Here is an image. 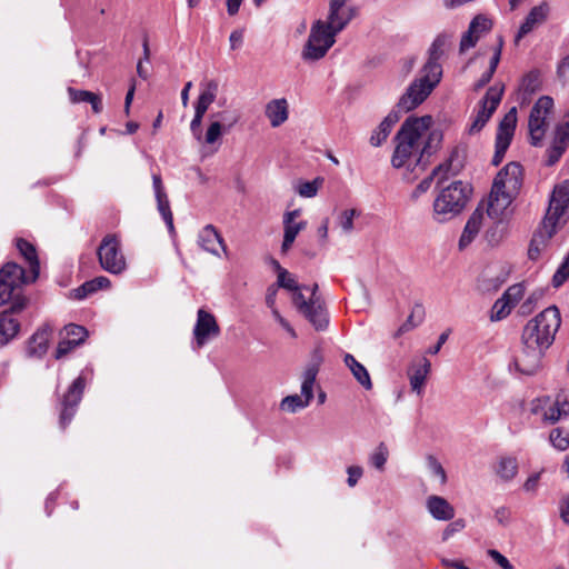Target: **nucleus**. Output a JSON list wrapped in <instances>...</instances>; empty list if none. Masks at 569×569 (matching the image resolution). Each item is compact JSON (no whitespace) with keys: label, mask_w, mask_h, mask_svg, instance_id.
Listing matches in <instances>:
<instances>
[{"label":"nucleus","mask_w":569,"mask_h":569,"mask_svg":"<svg viewBox=\"0 0 569 569\" xmlns=\"http://www.w3.org/2000/svg\"><path fill=\"white\" fill-rule=\"evenodd\" d=\"M431 123L430 116H411L405 120L395 137L391 164L396 169L406 170L403 178L407 181H413L426 170L425 157H429L441 141L439 132L429 131Z\"/></svg>","instance_id":"1"},{"label":"nucleus","mask_w":569,"mask_h":569,"mask_svg":"<svg viewBox=\"0 0 569 569\" xmlns=\"http://www.w3.org/2000/svg\"><path fill=\"white\" fill-rule=\"evenodd\" d=\"M561 325V317L556 306H550L529 320L522 330V341L545 350L553 343Z\"/></svg>","instance_id":"2"},{"label":"nucleus","mask_w":569,"mask_h":569,"mask_svg":"<svg viewBox=\"0 0 569 569\" xmlns=\"http://www.w3.org/2000/svg\"><path fill=\"white\" fill-rule=\"evenodd\" d=\"M470 188L462 181H453L443 188L433 201L432 216L438 222H446L465 208Z\"/></svg>","instance_id":"3"},{"label":"nucleus","mask_w":569,"mask_h":569,"mask_svg":"<svg viewBox=\"0 0 569 569\" xmlns=\"http://www.w3.org/2000/svg\"><path fill=\"white\" fill-rule=\"evenodd\" d=\"M337 34L323 20H316L310 28L308 40L301 51V58L305 61L320 60L335 44Z\"/></svg>","instance_id":"4"},{"label":"nucleus","mask_w":569,"mask_h":569,"mask_svg":"<svg viewBox=\"0 0 569 569\" xmlns=\"http://www.w3.org/2000/svg\"><path fill=\"white\" fill-rule=\"evenodd\" d=\"M310 298L307 299L302 289L292 292V302L298 311L303 315L317 330H323L328 326V316L320 297L316 296L318 284L312 286Z\"/></svg>","instance_id":"5"},{"label":"nucleus","mask_w":569,"mask_h":569,"mask_svg":"<svg viewBox=\"0 0 569 569\" xmlns=\"http://www.w3.org/2000/svg\"><path fill=\"white\" fill-rule=\"evenodd\" d=\"M503 87H490L470 117L466 130L470 136L479 133L500 104Z\"/></svg>","instance_id":"6"},{"label":"nucleus","mask_w":569,"mask_h":569,"mask_svg":"<svg viewBox=\"0 0 569 569\" xmlns=\"http://www.w3.org/2000/svg\"><path fill=\"white\" fill-rule=\"evenodd\" d=\"M30 270L26 271L14 262H8L0 269V306L20 297L16 291L24 283L33 282Z\"/></svg>","instance_id":"7"},{"label":"nucleus","mask_w":569,"mask_h":569,"mask_svg":"<svg viewBox=\"0 0 569 569\" xmlns=\"http://www.w3.org/2000/svg\"><path fill=\"white\" fill-rule=\"evenodd\" d=\"M97 254L101 268L111 274H120L127 268L120 240L114 234H107L101 240Z\"/></svg>","instance_id":"8"},{"label":"nucleus","mask_w":569,"mask_h":569,"mask_svg":"<svg viewBox=\"0 0 569 569\" xmlns=\"http://www.w3.org/2000/svg\"><path fill=\"white\" fill-rule=\"evenodd\" d=\"M553 110V100L549 96L540 97L533 104L529 119L528 129L531 144L539 146L548 128V118Z\"/></svg>","instance_id":"9"},{"label":"nucleus","mask_w":569,"mask_h":569,"mask_svg":"<svg viewBox=\"0 0 569 569\" xmlns=\"http://www.w3.org/2000/svg\"><path fill=\"white\" fill-rule=\"evenodd\" d=\"M439 82L430 79V77L427 78L426 73H421L399 99L398 109L405 112L416 109L427 99Z\"/></svg>","instance_id":"10"},{"label":"nucleus","mask_w":569,"mask_h":569,"mask_svg":"<svg viewBox=\"0 0 569 569\" xmlns=\"http://www.w3.org/2000/svg\"><path fill=\"white\" fill-rule=\"evenodd\" d=\"M568 210L569 180H565L553 188L545 219H547V223L551 221L558 226H562L567 221Z\"/></svg>","instance_id":"11"},{"label":"nucleus","mask_w":569,"mask_h":569,"mask_svg":"<svg viewBox=\"0 0 569 569\" xmlns=\"http://www.w3.org/2000/svg\"><path fill=\"white\" fill-rule=\"evenodd\" d=\"M462 168V158L460 151L455 149L451 151L449 158L443 162L436 167L432 172L426 177L416 187L412 192L413 198L420 197L422 193L427 192L435 177L440 176V180L446 179L448 176H455L459 173Z\"/></svg>","instance_id":"12"},{"label":"nucleus","mask_w":569,"mask_h":569,"mask_svg":"<svg viewBox=\"0 0 569 569\" xmlns=\"http://www.w3.org/2000/svg\"><path fill=\"white\" fill-rule=\"evenodd\" d=\"M240 119L236 111L223 110L210 114V124L206 133H202V142L213 144L224 132L233 128Z\"/></svg>","instance_id":"13"},{"label":"nucleus","mask_w":569,"mask_h":569,"mask_svg":"<svg viewBox=\"0 0 569 569\" xmlns=\"http://www.w3.org/2000/svg\"><path fill=\"white\" fill-rule=\"evenodd\" d=\"M517 123V109L516 107L511 108L503 119L500 121L497 137H496V150L492 158V163L495 166L500 164L502 161L506 151L508 150L510 142L513 137V132Z\"/></svg>","instance_id":"14"},{"label":"nucleus","mask_w":569,"mask_h":569,"mask_svg":"<svg viewBox=\"0 0 569 569\" xmlns=\"http://www.w3.org/2000/svg\"><path fill=\"white\" fill-rule=\"evenodd\" d=\"M357 8L350 3V0H330L329 12L325 23L333 32H341L350 21L356 17Z\"/></svg>","instance_id":"15"},{"label":"nucleus","mask_w":569,"mask_h":569,"mask_svg":"<svg viewBox=\"0 0 569 569\" xmlns=\"http://www.w3.org/2000/svg\"><path fill=\"white\" fill-rule=\"evenodd\" d=\"M27 299L18 297L12 301L9 310L0 313V346L7 345L10 340L17 337L20 330V322L14 317V313L24 309Z\"/></svg>","instance_id":"16"},{"label":"nucleus","mask_w":569,"mask_h":569,"mask_svg":"<svg viewBox=\"0 0 569 569\" xmlns=\"http://www.w3.org/2000/svg\"><path fill=\"white\" fill-rule=\"evenodd\" d=\"M522 186V168L517 162L506 164L493 180L492 188L517 197Z\"/></svg>","instance_id":"17"},{"label":"nucleus","mask_w":569,"mask_h":569,"mask_svg":"<svg viewBox=\"0 0 569 569\" xmlns=\"http://www.w3.org/2000/svg\"><path fill=\"white\" fill-rule=\"evenodd\" d=\"M86 387V377L82 372L69 387L67 393L63 396L62 410L60 413V426L66 428L72 420L77 407L80 403Z\"/></svg>","instance_id":"18"},{"label":"nucleus","mask_w":569,"mask_h":569,"mask_svg":"<svg viewBox=\"0 0 569 569\" xmlns=\"http://www.w3.org/2000/svg\"><path fill=\"white\" fill-rule=\"evenodd\" d=\"M569 146V112L566 113L553 130L550 146L547 149V164L553 166L559 161Z\"/></svg>","instance_id":"19"},{"label":"nucleus","mask_w":569,"mask_h":569,"mask_svg":"<svg viewBox=\"0 0 569 569\" xmlns=\"http://www.w3.org/2000/svg\"><path fill=\"white\" fill-rule=\"evenodd\" d=\"M513 200L515 197L499 191L498 188H491L488 199L480 203L485 204L483 213L486 212L488 218L496 222H500L509 216V208Z\"/></svg>","instance_id":"20"},{"label":"nucleus","mask_w":569,"mask_h":569,"mask_svg":"<svg viewBox=\"0 0 569 569\" xmlns=\"http://www.w3.org/2000/svg\"><path fill=\"white\" fill-rule=\"evenodd\" d=\"M545 352V349L522 341V350L515 358L513 365L521 373L533 375L540 368Z\"/></svg>","instance_id":"21"},{"label":"nucleus","mask_w":569,"mask_h":569,"mask_svg":"<svg viewBox=\"0 0 569 569\" xmlns=\"http://www.w3.org/2000/svg\"><path fill=\"white\" fill-rule=\"evenodd\" d=\"M220 332L213 315L199 309L197 321L193 328L194 346L197 349L203 347L210 338L217 337Z\"/></svg>","instance_id":"22"},{"label":"nucleus","mask_w":569,"mask_h":569,"mask_svg":"<svg viewBox=\"0 0 569 569\" xmlns=\"http://www.w3.org/2000/svg\"><path fill=\"white\" fill-rule=\"evenodd\" d=\"M447 42V36L440 34L431 43L428 51V60L421 70V73H426L427 78L430 77V79H433L436 81L441 80L442 67L440 64V59L445 53Z\"/></svg>","instance_id":"23"},{"label":"nucleus","mask_w":569,"mask_h":569,"mask_svg":"<svg viewBox=\"0 0 569 569\" xmlns=\"http://www.w3.org/2000/svg\"><path fill=\"white\" fill-rule=\"evenodd\" d=\"M301 210L295 209L291 211H287L283 214L282 223H283V241L281 244V251L287 252L293 244L297 236L300 231L306 229L307 221L297 219L300 217Z\"/></svg>","instance_id":"24"},{"label":"nucleus","mask_w":569,"mask_h":569,"mask_svg":"<svg viewBox=\"0 0 569 569\" xmlns=\"http://www.w3.org/2000/svg\"><path fill=\"white\" fill-rule=\"evenodd\" d=\"M198 244L201 249L216 257H221L220 249L226 257L228 256L224 240L212 224H207L199 231Z\"/></svg>","instance_id":"25"},{"label":"nucleus","mask_w":569,"mask_h":569,"mask_svg":"<svg viewBox=\"0 0 569 569\" xmlns=\"http://www.w3.org/2000/svg\"><path fill=\"white\" fill-rule=\"evenodd\" d=\"M558 227V224L551 221L547 223V219L543 218L541 227L535 232L529 246L528 256L531 260H537L540 257Z\"/></svg>","instance_id":"26"},{"label":"nucleus","mask_w":569,"mask_h":569,"mask_svg":"<svg viewBox=\"0 0 569 569\" xmlns=\"http://www.w3.org/2000/svg\"><path fill=\"white\" fill-rule=\"evenodd\" d=\"M550 12L549 4L547 2H541L538 6H535L529 13L527 14L525 21L520 26L515 41L518 43L525 36L535 30L538 26L542 24Z\"/></svg>","instance_id":"27"},{"label":"nucleus","mask_w":569,"mask_h":569,"mask_svg":"<svg viewBox=\"0 0 569 569\" xmlns=\"http://www.w3.org/2000/svg\"><path fill=\"white\" fill-rule=\"evenodd\" d=\"M152 187L154 197L157 200L158 211L164 220L170 232L174 231L173 227V216L170 209V202L164 190L161 176L158 173L152 174Z\"/></svg>","instance_id":"28"},{"label":"nucleus","mask_w":569,"mask_h":569,"mask_svg":"<svg viewBox=\"0 0 569 569\" xmlns=\"http://www.w3.org/2000/svg\"><path fill=\"white\" fill-rule=\"evenodd\" d=\"M542 406V419L547 422L555 423L569 413V395L560 393L553 401L545 399Z\"/></svg>","instance_id":"29"},{"label":"nucleus","mask_w":569,"mask_h":569,"mask_svg":"<svg viewBox=\"0 0 569 569\" xmlns=\"http://www.w3.org/2000/svg\"><path fill=\"white\" fill-rule=\"evenodd\" d=\"M431 370V362L422 357L418 362L412 363L408 369L410 388L418 396H422L423 388Z\"/></svg>","instance_id":"30"},{"label":"nucleus","mask_w":569,"mask_h":569,"mask_svg":"<svg viewBox=\"0 0 569 569\" xmlns=\"http://www.w3.org/2000/svg\"><path fill=\"white\" fill-rule=\"evenodd\" d=\"M428 513L437 521H450L455 518V507L443 497L431 495L426 499Z\"/></svg>","instance_id":"31"},{"label":"nucleus","mask_w":569,"mask_h":569,"mask_svg":"<svg viewBox=\"0 0 569 569\" xmlns=\"http://www.w3.org/2000/svg\"><path fill=\"white\" fill-rule=\"evenodd\" d=\"M483 208L485 204L479 203L476 210L469 217L459 239V249L462 250L468 247L480 231L483 221Z\"/></svg>","instance_id":"32"},{"label":"nucleus","mask_w":569,"mask_h":569,"mask_svg":"<svg viewBox=\"0 0 569 569\" xmlns=\"http://www.w3.org/2000/svg\"><path fill=\"white\" fill-rule=\"evenodd\" d=\"M264 114L272 128L283 124L289 118V103L286 98L272 99L264 108Z\"/></svg>","instance_id":"33"},{"label":"nucleus","mask_w":569,"mask_h":569,"mask_svg":"<svg viewBox=\"0 0 569 569\" xmlns=\"http://www.w3.org/2000/svg\"><path fill=\"white\" fill-rule=\"evenodd\" d=\"M52 335V328L44 325L38 329L29 340L28 351L32 356L41 357L48 350L49 340Z\"/></svg>","instance_id":"34"},{"label":"nucleus","mask_w":569,"mask_h":569,"mask_svg":"<svg viewBox=\"0 0 569 569\" xmlns=\"http://www.w3.org/2000/svg\"><path fill=\"white\" fill-rule=\"evenodd\" d=\"M17 248L28 263V268L30 270V279L37 280L40 272V263L36 248L23 239L17 240Z\"/></svg>","instance_id":"35"},{"label":"nucleus","mask_w":569,"mask_h":569,"mask_svg":"<svg viewBox=\"0 0 569 569\" xmlns=\"http://www.w3.org/2000/svg\"><path fill=\"white\" fill-rule=\"evenodd\" d=\"M343 362L346 367L351 371L353 378L366 389L370 390L372 388V382L370 375L366 367L356 360V358L346 353L343 356Z\"/></svg>","instance_id":"36"},{"label":"nucleus","mask_w":569,"mask_h":569,"mask_svg":"<svg viewBox=\"0 0 569 569\" xmlns=\"http://www.w3.org/2000/svg\"><path fill=\"white\" fill-rule=\"evenodd\" d=\"M110 286H111V281L107 277H104V276L96 277L94 279L86 281L80 287L72 290L71 296H72V298H74L77 300H82V299L87 298L88 296L97 292L98 290L107 289Z\"/></svg>","instance_id":"37"},{"label":"nucleus","mask_w":569,"mask_h":569,"mask_svg":"<svg viewBox=\"0 0 569 569\" xmlns=\"http://www.w3.org/2000/svg\"><path fill=\"white\" fill-rule=\"evenodd\" d=\"M68 94L72 103L88 102L91 104L94 113H100L102 110V100L99 94L87 90H77L71 87L68 88Z\"/></svg>","instance_id":"38"},{"label":"nucleus","mask_w":569,"mask_h":569,"mask_svg":"<svg viewBox=\"0 0 569 569\" xmlns=\"http://www.w3.org/2000/svg\"><path fill=\"white\" fill-rule=\"evenodd\" d=\"M200 92L197 101L210 107L217 99L219 92V81L216 79H204L200 82Z\"/></svg>","instance_id":"39"},{"label":"nucleus","mask_w":569,"mask_h":569,"mask_svg":"<svg viewBox=\"0 0 569 569\" xmlns=\"http://www.w3.org/2000/svg\"><path fill=\"white\" fill-rule=\"evenodd\" d=\"M318 375V363L309 365L303 373L301 381V396L309 402L313 399V387Z\"/></svg>","instance_id":"40"},{"label":"nucleus","mask_w":569,"mask_h":569,"mask_svg":"<svg viewBox=\"0 0 569 569\" xmlns=\"http://www.w3.org/2000/svg\"><path fill=\"white\" fill-rule=\"evenodd\" d=\"M540 88V78L538 72H529L521 81L519 89V98L521 104L529 101L530 96L538 91Z\"/></svg>","instance_id":"41"},{"label":"nucleus","mask_w":569,"mask_h":569,"mask_svg":"<svg viewBox=\"0 0 569 569\" xmlns=\"http://www.w3.org/2000/svg\"><path fill=\"white\" fill-rule=\"evenodd\" d=\"M497 475L505 481H509L518 472V461L515 457H501L496 466Z\"/></svg>","instance_id":"42"},{"label":"nucleus","mask_w":569,"mask_h":569,"mask_svg":"<svg viewBox=\"0 0 569 569\" xmlns=\"http://www.w3.org/2000/svg\"><path fill=\"white\" fill-rule=\"evenodd\" d=\"M549 442L559 451L567 450L569 448V429L563 427L553 428L549 433Z\"/></svg>","instance_id":"43"},{"label":"nucleus","mask_w":569,"mask_h":569,"mask_svg":"<svg viewBox=\"0 0 569 569\" xmlns=\"http://www.w3.org/2000/svg\"><path fill=\"white\" fill-rule=\"evenodd\" d=\"M389 457V450L385 442H380L369 455V463L379 471L385 469Z\"/></svg>","instance_id":"44"},{"label":"nucleus","mask_w":569,"mask_h":569,"mask_svg":"<svg viewBox=\"0 0 569 569\" xmlns=\"http://www.w3.org/2000/svg\"><path fill=\"white\" fill-rule=\"evenodd\" d=\"M359 216L360 212L356 209H345L337 216V227L340 228L343 233H351L353 230V219Z\"/></svg>","instance_id":"45"},{"label":"nucleus","mask_w":569,"mask_h":569,"mask_svg":"<svg viewBox=\"0 0 569 569\" xmlns=\"http://www.w3.org/2000/svg\"><path fill=\"white\" fill-rule=\"evenodd\" d=\"M310 405L301 395H290L281 400L280 408L288 412H297Z\"/></svg>","instance_id":"46"},{"label":"nucleus","mask_w":569,"mask_h":569,"mask_svg":"<svg viewBox=\"0 0 569 569\" xmlns=\"http://www.w3.org/2000/svg\"><path fill=\"white\" fill-rule=\"evenodd\" d=\"M277 286L279 288L287 289V290H289L291 292L297 291V289L309 290L308 287L299 286L298 282L296 281L295 277L291 273H289L288 270L282 268L281 266H278V281H277Z\"/></svg>","instance_id":"47"},{"label":"nucleus","mask_w":569,"mask_h":569,"mask_svg":"<svg viewBox=\"0 0 569 569\" xmlns=\"http://www.w3.org/2000/svg\"><path fill=\"white\" fill-rule=\"evenodd\" d=\"M322 182H323V179L320 177L316 178L312 181L301 182V183H299V186L297 188V192L299 193L300 197L313 198L317 196L318 190H319L320 186L322 184Z\"/></svg>","instance_id":"48"},{"label":"nucleus","mask_w":569,"mask_h":569,"mask_svg":"<svg viewBox=\"0 0 569 569\" xmlns=\"http://www.w3.org/2000/svg\"><path fill=\"white\" fill-rule=\"evenodd\" d=\"M480 20L471 21L468 30L462 34L460 41V51H467L473 48L479 40V36L475 33V28L479 24Z\"/></svg>","instance_id":"49"},{"label":"nucleus","mask_w":569,"mask_h":569,"mask_svg":"<svg viewBox=\"0 0 569 569\" xmlns=\"http://www.w3.org/2000/svg\"><path fill=\"white\" fill-rule=\"evenodd\" d=\"M62 335L79 346L84 341L88 332L84 327L70 323L64 327Z\"/></svg>","instance_id":"50"},{"label":"nucleus","mask_w":569,"mask_h":569,"mask_svg":"<svg viewBox=\"0 0 569 569\" xmlns=\"http://www.w3.org/2000/svg\"><path fill=\"white\" fill-rule=\"evenodd\" d=\"M512 306L503 298H499L492 306L491 320L498 321L506 318L512 310Z\"/></svg>","instance_id":"51"},{"label":"nucleus","mask_w":569,"mask_h":569,"mask_svg":"<svg viewBox=\"0 0 569 569\" xmlns=\"http://www.w3.org/2000/svg\"><path fill=\"white\" fill-rule=\"evenodd\" d=\"M426 463L430 473L439 479L440 485H445L447 482V473L439 460L435 456L429 455L426 458Z\"/></svg>","instance_id":"52"},{"label":"nucleus","mask_w":569,"mask_h":569,"mask_svg":"<svg viewBox=\"0 0 569 569\" xmlns=\"http://www.w3.org/2000/svg\"><path fill=\"white\" fill-rule=\"evenodd\" d=\"M525 295V287L522 283H516V284H512L510 286L506 291L505 293L502 295V297L512 306L515 307L519 301L520 299L523 297Z\"/></svg>","instance_id":"53"},{"label":"nucleus","mask_w":569,"mask_h":569,"mask_svg":"<svg viewBox=\"0 0 569 569\" xmlns=\"http://www.w3.org/2000/svg\"><path fill=\"white\" fill-rule=\"evenodd\" d=\"M569 278V251L563 262L557 269L552 277V283L555 287H560Z\"/></svg>","instance_id":"54"},{"label":"nucleus","mask_w":569,"mask_h":569,"mask_svg":"<svg viewBox=\"0 0 569 569\" xmlns=\"http://www.w3.org/2000/svg\"><path fill=\"white\" fill-rule=\"evenodd\" d=\"M422 308L417 306L408 317L407 321L399 328V332L402 333L417 327L422 320Z\"/></svg>","instance_id":"55"},{"label":"nucleus","mask_w":569,"mask_h":569,"mask_svg":"<svg viewBox=\"0 0 569 569\" xmlns=\"http://www.w3.org/2000/svg\"><path fill=\"white\" fill-rule=\"evenodd\" d=\"M391 130L385 127L381 122L378 128L371 133L370 143L373 147H379L385 142L390 134Z\"/></svg>","instance_id":"56"},{"label":"nucleus","mask_w":569,"mask_h":569,"mask_svg":"<svg viewBox=\"0 0 569 569\" xmlns=\"http://www.w3.org/2000/svg\"><path fill=\"white\" fill-rule=\"evenodd\" d=\"M465 526V520L462 519L451 521L442 531V541L449 540L453 535L460 532Z\"/></svg>","instance_id":"57"},{"label":"nucleus","mask_w":569,"mask_h":569,"mask_svg":"<svg viewBox=\"0 0 569 569\" xmlns=\"http://www.w3.org/2000/svg\"><path fill=\"white\" fill-rule=\"evenodd\" d=\"M487 555L502 569H513V566L511 562L498 550L496 549H489L487 551Z\"/></svg>","instance_id":"58"},{"label":"nucleus","mask_w":569,"mask_h":569,"mask_svg":"<svg viewBox=\"0 0 569 569\" xmlns=\"http://www.w3.org/2000/svg\"><path fill=\"white\" fill-rule=\"evenodd\" d=\"M347 473H348L347 483L349 487L352 488L358 483L359 479L362 477L363 469L360 466H349L347 468Z\"/></svg>","instance_id":"59"},{"label":"nucleus","mask_w":569,"mask_h":569,"mask_svg":"<svg viewBox=\"0 0 569 569\" xmlns=\"http://www.w3.org/2000/svg\"><path fill=\"white\" fill-rule=\"evenodd\" d=\"M78 345L72 342V340L68 339L67 337H62L61 341L58 345V348L56 350V358L60 359L63 356H66L68 352H70L73 348H76Z\"/></svg>","instance_id":"60"},{"label":"nucleus","mask_w":569,"mask_h":569,"mask_svg":"<svg viewBox=\"0 0 569 569\" xmlns=\"http://www.w3.org/2000/svg\"><path fill=\"white\" fill-rule=\"evenodd\" d=\"M406 113L405 111H400L398 109V104L393 110H391L387 117L381 121V123L387 127L388 129H392V127L400 120L401 114Z\"/></svg>","instance_id":"61"},{"label":"nucleus","mask_w":569,"mask_h":569,"mask_svg":"<svg viewBox=\"0 0 569 569\" xmlns=\"http://www.w3.org/2000/svg\"><path fill=\"white\" fill-rule=\"evenodd\" d=\"M406 113L405 111H400L398 109V104L393 110H391L387 117L381 121V123L387 127L388 129H392V127L400 120L401 114Z\"/></svg>","instance_id":"62"},{"label":"nucleus","mask_w":569,"mask_h":569,"mask_svg":"<svg viewBox=\"0 0 569 569\" xmlns=\"http://www.w3.org/2000/svg\"><path fill=\"white\" fill-rule=\"evenodd\" d=\"M278 288L279 287L277 284H271L267 289L266 305L268 306V308L271 309V311H273V309H277L276 308V298H277Z\"/></svg>","instance_id":"63"},{"label":"nucleus","mask_w":569,"mask_h":569,"mask_svg":"<svg viewBox=\"0 0 569 569\" xmlns=\"http://www.w3.org/2000/svg\"><path fill=\"white\" fill-rule=\"evenodd\" d=\"M560 517L563 522L569 525V496L565 497L559 505Z\"/></svg>","instance_id":"64"}]
</instances>
